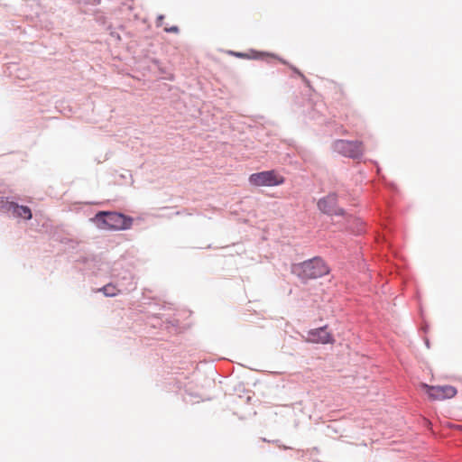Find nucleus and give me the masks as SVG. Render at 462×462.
Wrapping results in <instances>:
<instances>
[{"instance_id":"1","label":"nucleus","mask_w":462,"mask_h":462,"mask_svg":"<svg viewBox=\"0 0 462 462\" xmlns=\"http://www.w3.org/2000/svg\"><path fill=\"white\" fill-rule=\"evenodd\" d=\"M291 271L302 280L319 278L329 273L326 263L319 257L303 263H294L291 265Z\"/></svg>"},{"instance_id":"2","label":"nucleus","mask_w":462,"mask_h":462,"mask_svg":"<svg viewBox=\"0 0 462 462\" xmlns=\"http://www.w3.org/2000/svg\"><path fill=\"white\" fill-rule=\"evenodd\" d=\"M96 217L102 220L103 227L108 229L124 230L132 226V218L116 212H98Z\"/></svg>"},{"instance_id":"3","label":"nucleus","mask_w":462,"mask_h":462,"mask_svg":"<svg viewBox=\"0 0 462 462\" xmlns=\"http://www.w3.org/2000/svg\"><path fill=\"white\" fill-rule=\"evenodd\" d=\"M249 183L255 187L280 186L284 183L285 178L274 170L253 173L249 176Z\"/></svg>"},{"instance_id":"4","label":"nucleus","mask_w":462,"mask_h":462,"mask_svg":"<svg viewBox=\"0 0 462 462\" xmlns=\"http://www.w3.org/2000/svg\"><path fill=\"white\" fill-rule=\"evenodd\" d=\"M334 149L344 156L358 158L364 152V145L358 141L337 140L334 143Z\"/></svg>"},{"instance_id":"5","label":"nucleus","mask_w":462,"mask_h":462,"mask_svg":"<svg viewBox=\"0 0 462 462\" xmlns=\"http://www.w3.org/2000/svg\"><path fill=\"white\" fill-rule=\"evenodd\" d=\"M420 387L424 390L432 401H443L453 398L457 394V389L451 385L431 386L421 383Z\"/></svg>"},{"instance_id":"6","label":"nucleus","mask_w":462,"mask_h":462,"mask_svg":"<svg viewBox=\"0 0 462 462\" xmlns=\"http://www.w3.org/2000/svg\"><path fill=\"white\" fill-rule=\"evenodd\" d=\"M337 198L335 193L328 194V196L320 199L318 201V208L320 211L325 214L333 216H343L344 209L337 207Z\"/></svg>"},{"instance_id":"7","label":"nucleus","mask_w":462,"mask_h":462,"mask_svg":"<svg viewBox=\"0 0 462 462\" xmlns=\"http://www.w3.org/2000/svg\"><path fill=\"white\" fill-rule=\"evenodd\" d=\"M306 341L315 344H328L334 340L332 335L327 330V327H322L310 330L307 333Z\"/></svg>"},{"instance_id":"8","label":"nucleus","mask_w":462,"mask_h":462,"mask_svg":"<svg viewBox=\"0 0 462 462\" xmlns=\"http://www.w3.org/2000/svg\"><path fill=\"white\" fill-rule=\"evenodd\" d=\"M8 208L18 217L29 220L32 217L31 209L26 206H20L14 202H10Z\"/></svg>"},{"instance_id":"9","label":"nucleus","mask_w":462,"mask_h":462,"mask_svg":"<svg viewBox=\"0 0 462 462\" xmlns=\"http://www.w3.org/2000/svg\"><path fill=\"white\" fill-rule=\"evenodd\" d=\"M100 291H103V293L107 297H113L117 295L120 291L117 290L114 285L112 284H106L105 285Z\"/></svg>"},{"instance_id":"10","label":"nucleus","mask_w":462,"mask_h":462,"mask_svg":"<svg viewBox=\"0 0 462 462\" xmlns=\"http://www.w3.org/2000/svg\"><path fill=\"white\" fill-rule=\"evenodd\" d=\"M291 69H293L294 72H296L298 75H300L302 79H305L304 75L299 69H297L294 67H292Z\"/></svg>"},{"instance_id":"11","label":"nucleus","mask_w":462,"mask_h":462,"mask_svg":"<svg viewBox=\"0 0 462 462\" xmlns=\"http://www.w3.org/2000/svg\"><path fill=\"white\" fill-rule=\"evenodd\" d=\"M169 32H178V28L177 27H172L171 29L168 30Z\"/></svg>"}]
</instances>
